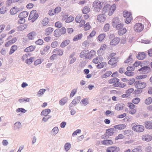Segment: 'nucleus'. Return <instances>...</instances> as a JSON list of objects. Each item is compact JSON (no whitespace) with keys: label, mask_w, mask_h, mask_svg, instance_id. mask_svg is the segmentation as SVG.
Returning a JSON list of instances; mask_svg holds the SVG:
<instances>
[{"label":"nucleus","mask_w":152,"mask_h":152,"mask_svg":"<svg viewBox=\"0 0 152 152\" xmlns=\"http://www.w3.org/2000/svg\"><path fill=\"white\" fill-rule=\"evenodd\" d=\"M132 129L134 131L138 132H143L144 130L143 126L140 125H136L135 123L132 124Z\"/></svg>","instance_id":"nucleus-1"},{"label":"nucleus","mask_w":152,"mask_h":152,"mask_svg":"<svg viewBox=\"0 0 152 152\" xmlns=\"http://www.w3.org/2000/svg\"><path fill=\"white\" fill-rule=\"evenodd\" d=\"M94 11L98 12H99L102 8L101 2L99 1H95L93 4Z\"/></svg>","instance_id":"nucleus-2"},{"label":"nucleus","mask_w":152,"mask_h":152,"mask_svg":"<svg viewBox=\"0 0 152 152\" xmlns=\"http://www.w3.org/2000/svg\"><path fill=\"white\" fill-rule=\"evenodd\" d=\"M36 10H33L31 11L29 15V19H32V21L33 22L38 17L39 15L37 13Z\"/></svg>","instance_id":"nucleus-3"},{"label":"nucleus","mask_w":152,"mask_h":152,"mask_svg":"<svg viewBox=\"0 0 152 152\" xmlns=\"http://www.w3.org/2000/svg\"><path fill=\"white\" fill-rule=\"evenodd\" d=\"M144 29V26L141 23H136L134 26V30L137 32L142 31Z\"/></svg>","instance_id":"nucleus-4"},{"label":"nucleus","mask_w":152,"mask_h":152,"mask_svg":"<svg viewBox=\"0 0 152 152\" xmlns=\"http://www.w3.org/2000/svg\"><path fill=\"white\" fill-rule=\"evenodd\" d=\"M136 87L138 89H142L145 88L146 86V83L145 82H140V81L137 80L134 83Z\"/></svg>","instance_id":"nucleus-5"},{"label":"nucleus","mask_w":152,"mask_h":152,"mask_svg":"<svg viewBox=\"0 0 152 152\" xmlns=\"http://www.w3.org/2000/svg\"><path fill=\"white\" fill-rule=\"evenodd\" d=\"M118 58L117 57H115L112 58L108 62V64L112 65L115 67L117 65V62L118 61Z\"/></svg>","instance_id":"nucleus-6"},{"label":"nucleus","mask_w":152,"mask_h":152,"mask_svg":"<svg viewBox=\"0 0 152 152\" xmlns=\"http://www.w3.org/2000/svg\"><path fill=\"white\" fill-rule=\"evenodd\" d=\"M142 66V65H140V66L142 67L138 69L139 71H142V73H148L151 71L150 67L148 66H145L143 67Z\"/></svg>","instance_id":"nucleus-7"},{"label":"nucleus","mask_w":152,"mask_h":152,"mask_svg":"<svg viewBox=\"0 0 152 152\" xmlns=\"http://www.w3.org/2000/svg\"><path fill=\"white\" fill-rule=\"evenodd\" d=\"M120 151L119 148L117 146L108 147L106 150V152H118Z\"/></svg>","instance_id":"nucleus-8"},{"label":"nucleus","mask_w":152,"mask_h":152,"mask_svg":"<svg viewBox=\"0 0 152 152\" xmlns=\"http://www.w3.org/2000/svg\"><path fill=\"white\" fill-rule=\"evenodd\" d=\"M120 40V39L118 37L115 38L111 41L110 43V45L113 46H115L119 43Z\"/></svg>","instance_id":"nucleus-9"},{"label":"nucleus","mask_w":152,"mask_h":152,"mask_svg":"<svg viewBox=\"0 0 152 152\" xmlns=\"http://www.w3.org/2000/svg\"><path fill=\"white\" fill-rule=\"evenodd\" d=\"M142 139L143 141L149 142L152 140V137L150 135L145 134L142 136Z\"/></svg>","instance_id":"nucleus-10"},{"label":"nucleus","mask_w":152,"mask_h":152,"mask_svg":"<svg viewBox=\"0 0 152 152\" xmlns=\"http://www.w3.org/2000/svg\"><path fill=\"white\" fill-rule=\"evenodd\" d=\"M146 55L144 52H139L137 56V58L139 60H142L146 57Z\"/></svg>","instance_id":"nucleus-11"},{"label":"nucleus","mask_w":152,"mask_h":152,"mask_svg":"<svg viewBox=\"0 0 152 152\" xmlns=\"http://www.w3.org/2000/svg\"><path fill=\"white\" fill-rule=\"evenodd\" d=\"M124 104L122 102L119 103L117 104L115 106V109L117 110H120L123 109Z\"/></svg>","instance_id":"nucleus-12"},{"label":"nucleus","mask_w":152,"mask_h":152,"mask_svg":"<svg viewBox=\"0 0 152 152\" xmlns=\"http://www.w3.org/2000/svg\"><path fill=\"white\" fill-rule=\"evenodd\" d=\"M16 41L17 38L16 37H14L12 38L11 40H9L5 44V46L6 47H8L11 45L15 43Z\"/></svg>","instance_id":"nucleus-13"},{"label":"nucleus","mask_w":152,"mask_h":152,"mask_svg":"<svg viewBox=\"0 0 152 152\" xmlns=\"http://www.w3.org/2000/svg\"><path fill=\"white\" fill-rule=\"evenodd\" d=\"M103 59L102 57L99 56L93 59V62L95 64H97L102 61Z\"/></svg>","instance_id":"nucleus-14"},{"label":"nucleus","mask_w":152,"mask_h":152,"mask_svg":"<svg viewBox=\"0 0 152 152\" xmlns=\"http://www.w3.org/2000/svg\"><path fill=\"white\" fill-rule=\"evenodd\" d=\"M110 8V5H107L105 6L102 9V13L103 15H104L105 13L109 11Z\"/></svg>","instance_id":"nucleus-15"},{"label":"nucleus","mask_w":152,"mask_h":152,"mask_svg":"<svg viewBox=\"0 0 152 152\" xmlns=\"http://www.w3.org/2000/svg\"><path fill=\"white\" fill-rule=\"evenodd\" d=\"M145 128L148 129H152V122L146 121L145 122Z\"/></svg>","instance_id":"nucleus-16"},{"label":"nucleus","mask_w":152,"mask_h":152,"mask_svg":"<svg viewBox=\"0 0 152 152\" xmlns=\"http://www.w3.org/2000/svg\"><path fill=\"white\" fill-rule=\"evenodd\" d=\"M37 35L36 32L33 31L30 32L27 35L28 39L30 40H33L34 36Z\"/></svg>","instance_id":"nucleus-17"},{"label":"nucleus","mask_w":152,"mask_h":152,"mask_svg":"<svg viewBox=\"0 0 152 152\" xmlns=\"http://www.w3.org/2000/svg\"><path fill=\"white\" fill-rule=\"evenodd\" d=\"M51 112L50 109H47L42 110L41 112V115L44 116L48 115Z\"/></svg>","instance_id":"nucleus-18"},{"label":"nucleus","mask_w":152,"mask_h":152,"mask_svg":"<svg viewBox=\"0 0 152 152\" xmlns=\"http://www.w3.org/2000/svg\"><path fill=\"white\" fill-rule=\"evenodd\" d=\"M119 18L117 17H116L113 19L112 21V26L113 27H115L116 25L120 23Z\"/></svg>","instance_id":"nucleus-19"},{"label":"nucleus","mask_w":152,"mask_h":152,"mask_svg":"<svg viewBox=\"0 0 152 152\" xmlns=\"http://www.w3.org/2000/svg\"><path fill=\"white\" fill-rule=\"evenodd\" d=\"M22 127L21 123L19 122H17L14 124V130H17L20 129Z\"/></svg>","instance_id":"nucleus-20"},{"label":"nucleus","mask_w":152,"mask_h":152,"mask_svg":"<svg viewBox=\"0 0 152 152\" xmlns=\"http://www.w3.org/2000/svg\"><path fill=\"white\" fill-rule=\"evenodd\" d=\"M127 31V30L125 28L122 27L118 31V34L119 35H122L124 34Z\"/></svg>","instance_id":"nucleus-21"},{"label":"nucleus","mask_w":152,"mask_h":152,"mask_svg":"<svg viewBox=\"0 0 152 152\" xmlns=\"http://www.w3.org/2000/svg\"><path fill=\"white\" fill-rule=\"evenodd\" d=\"M28 14V13L26 11H24L20 12L18 15V17H21L24 18L27 17Z\"/></svg>","instance_id":"nucleus-22"},{"label":"nucleus","mask_w":152,"mask_h":152,"mask_svg":"<svg viewBox=\"0 0 152 152\" xmlns=\"http://www.w3.org/2000/svg\"><path fill=\"white\" fill-rule=\"evenodd\" d=\"M53 30V28L49 27L47 28L45 30V34L46 36L49 35L50 33H52Z\"/></svg>","instance_id":"nucleus-23"},{"label":"nucleus","mask_w":152,"mask_h":152,"mask_svg":"<svg viewBox=\"0 0 152 152\" xmlns=\"http://www.w3.org/2000/svg\"><path fill=\"white\" fill-rule=\"evenodd\" d=\"M27 26V25L26 24L21 25L17 27V30L18 31H22L26 28Z\"/></svg>","instance_id":"nucleus-24"},{"label":"nucleus","mask_w":152,"mask_h":152,"mask_svg":"<svg viewBox=\"0 0 152 152\" xmlns=\"http://www.w3.org/2000/svg\"><path fill=\"white\" fill-rule=\"evenodd\" d=\"M68 98L66 97H64L61 99L59 102V104L61 106L64 105L68 100Z\"/></svg>","instance_id":"nucleus-25"},{"label":"nucleus","mask_w":152,"mask_h":152,"mask_svg":"<svg viewBox=\"0 0 152 152\" xmlns=\"http://www.w3.org/2000/svg\"><path fill=\"white\" fill-rule=\"evenodd\" d=\"M115 129L114 128H110L106 129V133L107 134L108 136H111L112 135L113 133V131H114Z\"/></svg>","instance_id":"nucleus-26"},{"label":"nucleus","mask_w":152,"mask_h":152,"mask_svg":"<svg viewBox=\"0 0 152 152\" xmlns=\"http://www.w3.org/2000/svg\"><path fill=\"white\" fill-rule=\"evenodd\" d=\"M53 53H56V55L59 56H62L63 54V51L61 49H59L58 48L54 49L53 50Z\"/></svg>","instance_id":"nucleus-27"},{"label":"nucleus","mask_w":152,"mask_h":152,"mask_svg":"<svg viewBox=\"0 0 152 152\" xmlns=\"http://www.w3.org/2000/svg\"><path fill=\"white\" fill-rule=\"evenodd\" d=\"M35 48L34 46H30L26 48L24 50V51L26 52H28L33 51Z\"/></svg>","instance_id":"nucleus-28"},{"label":"nucleus","mask_w":152,"mask_h":152,"mask_svg":"<svg viewBox=\"0 0 152 152\" xmlns=\"http://www.w3.org/2000/svg\"><path fill=\"white\" fill-rule=\"evenodd\" d=\"M104 15H98L97 17V19L100 22H104L106 19L105 17L103 16Z\"/></svg>","instance_id":"nucleus-29"},{"label":"nucleus","mask_w":152,"mask_h":152,"mask_svg":"<svg viewBox=\"0 0 152 152\" xmlns=\"http://www.w3.org/2000/svg\"><path fill=\"white\" fill-rule=\"evenodd\" d=\"M70 42V41L69 39H66L64 41L62 42L60 45V47L62 48H64L68 45Z\"/></svg>","instance_id":"nucleus-30"},{"label":"nucleus","mask_w":152,"mask_h":152,"mask_svg":"<svg viewBox=\"0 0 152 152\" xmlns=\"http://www.w3.org/2000/svg\"><path fill=\"white\" fill-rule=\"evenodd\" d=\"M80 103L84 106H85L88 103V99L87 98H84L80 102Z\"/></svg>","instance_id":"nucleus-31"},{"label":"nucleus","mask_w":152,"mask_h":152,"mask_svg":"<svg viewBox=\"0 0 152 152\" xmlns=\"http://www.w3.org/2000/svg\"><path fill=\"white\" fill-rule=\"evenodd\" d=\"M116 5L115 4L112 5L111 7L110 6V10H111V12L110 11L109 12V15H111L115 11L116 9Z\"/></svg>","instance_id":"nucleus-32"},{"label":"nucleus","mask_w":152,"mask_h":152,"mask_svg":"<svg viewBox=\"0 0 152 152\" xmlns=\"http://www.w3.org/2000/svg\"><path fill=\"white\" fill-rule=\"evenodd\" d=\"M17 46L16 45H13L11 47L9 52L10 55L12 54L17 49Z\"/></svg>","instance_id":"nucleus-33"},{"label":"nucleus","mask_w":152,"mask_h":152,"mask_svg":"<svg viewBox=\"0 0 152 152\" xmlns=\"http://www.w3.org/2000/svg\"><path fill=\"white\" fill-rule=\"evenodd\" d=\"M71 144L69 142L66 143L64 146V148L66 152L68 151L71 148Z\"/></svg>","instance_id":"nucleus-34"},{"label":"nucleus","mask_w":152,"mask_h":152,"mask_svg":"<svg viewBox=\"0 0 152 152\" xmlns=\"http://www.w3.org/2000/svg\"><path fill=\"white\" fill-rule=\"evenodd\" d=\"M107 65L106 63L105 62H102L100 64H98L96 65V67L99 69H101L106 66Z\"/></svg>","instance_id":"nucleus-35"},{"label":"nucleus","mask_w":152,"mask_h":152,"mask_svg":"<svg viewBox=\"0 0 152 152\" xmlns=\"http://www.w3.org/2000/svg\"><path fill=\"white\" fill-rule=\"evenodd\" d=\"M59 29L58 28L56 29L54 32V35L56 37H59L61 35L59 31Z\"/></svg>","instance_id":"nucleus-36"},{"label":"nucleus","mask_w":152,"mask_h":152,"mask_svg":"<svg viewBox=\"0 0 152 152\" xmlns=\"http://www.w3.org/2000/svg\"><path fill=\"white\" fill-rule=\"evenodd\" d=\"M90 11V8L87 6L84 7L82 10L84 14H87Z\"/></svg>","instance_id":"nucleus-37"},{"label":"nucleus","mask_w":152,"mask_h":152,"mask_svg":"<svg viewBox=\"0 0 152 152\" xmlns=\"http://www.w3.org/2000/svg\"><path fill=\"white\" fill-rule=\"evenodd\" d=\"M83 36V34H78L75 36L74 37L73 40L74 41H77L80 39Z\"/></svg>","instance_id":"nucleus-38"},{"label":"nucleus","mask_w":152,"mask_h":152,"mask_svg":"<svg viewBox=\"0 0 152 152\" xmlns=\"http://www.w3.org/2000/svg\"><path fill=\"white\" fill-rule=\"evenodd\" d=\"M119 79L118 78H112L109 80L108 82L109 83H115L116 82H119Z\"/></svg>","instance_id":"nucleus-39"},{"label":"nucleus","mask_w":152,"mask_h":152,"mask_svg":"<svg viewBox=\"0 0 152 152\" xmlns=\"http://www.w3.org/2000/svg\"><path fill=\"white\" fill-rule=\"evenodd\" d=\"M49 22V20L46 18H44L42 20V24L43 26H46Z\"/></svg>","instance_id":"nucleus-40"},{"label":"nucleus","mask_w":152,"mask_h":152,"mask_svg":"<svg viewBox=\"0 0 152 152\" xmlns=\"http://www.w3.org/2000/svg\"><path fill=\"white\" fill-rule=\"evenodd\" d=\"M17 12V10L15 9V7H13L11 8L10 11V14L12 15L15 14Z\"/></svg>","instance_id":"nucleus-41"},{"label":"nucleus","mask_w":152,"mask_h":152,"mask_svg":"<svg viewBox=\"0 0 152 152\" xmlns=\"http://www.w3.org/2000/svg\"><path fill=\"white\" fill-rule=\"evenodd\" d=\"M88 53V50H85L82 51L80 53V56L81 58L84 57Z\"/></svg>","instance_id":"nucleus-42"},{"label":"nucleus","mask_w":152,"mask_h":152,"mask_svg":"<svg viewBox=\"0 0 152 152\" xmlns=\"http://www.w3.org/2000/svg\"><path fill=\"white\" fill-rule=\"evenodd\" d=\"M35 58L34 57H30L29 59H27L26 60V63L28 64H31L34 60Z\"/></svg>","instance_id":"nucleus-43"},{"label":"nucleus","mask_w":152,"mask_h":152,"mask_svg":"<svg viewBox=\"0 0 152 152\" xmlns=\"http://www.w3.org/2000/svg\"><path fill=\"white\" fill-rule=\"evenodd\" d=\"M132 58V54L131 53H130L129 56L127 58V59L124 62L125 63L127 64L129 63V62L131 61Z\"/></svg>","instance_id":"nucleus-44"},{"label":"nucleus","mask_w":152,"mask_h":152,"mask_svg":"<svg viewBox=\"0 0 152 152\" xmlns=\"http://www.w3.org/2000/svg\"><path fill=\"white\" fill-rule=\"evenodd\" d=\"M105 34H101L99 35L98 37V39L100 41H102L105 37Z\"/></svg>","instance_id":"nucleus-45"},{"label":"nucleus","mask_w":152,"mask_h":152,"mask_svg":"<svg viewBox=\"0 0 152 152\" xmlns=\"http://www.w3.org/2000/svg\"><path fill=\"white\" fill-rule=\"evenodd\" d=\"M123 14L125 18L132 16L131 13L128 11L124 12Z\"/></svg>","instance_id":"nucleus-46"},{"label":"nucleus","mask_w":152,"mask_h":152,"mask_svg":"<svg viewBox=\"0 0 152 152\" xmlns=\"http://www.w3.org/2000/svg\"><path fill=\"white\" fill-rule=\"evenodd\" d=\"M58 132V129L57 127H55L52 130V132L53 133V135H55Z\"/></svg>","instance_id":"nucleus-47"},{"label":"nucleus","mask_w":152,"mask_h":152,"mask_svg":"<svg viewBox=\"0 0 152 152\" xmlns=\"http://www.w3.org/2000/svg\"><path fill=\"white\" fill-rule=\"evenodd\" d=\"M140 98H135L132 99V102L135 104H137L140 102Z\"/></svg>","instance_id":"nucleus-48"},{"label":"nucleus","mask_w":152,"mask_h":152,"mask_svg":"<svg viewBox=\"0 0 152 152\" xmlns=\"http://www.w3.org/2000/svg\"><path fill=\"white\" fill-rule=\"evenodd\" d=\"M152 102V98L151 97H149L147 98L145 101V103L146 104H149Z\"/></svg>","instance_id":"nucleus-49"},{"label":"nucleus","mask_w":152,"mask_h":152,"mask_svg":"<svg viewBox=\"0 0 152 152\" xmlns=\"http://www.w3.org/2000/svg\"><path fill=\"white\" fill-rule=\"evenodd\" d=\"M110 27V24L109 23H106L104 27L103 30L105 32L109 30Z\"/></svg>","instance_id":"nucleus-50"},{"label":"nucleus","mask_w":152,"mask_h":152,"mask_svg":"<svg viewBox=\"0 0 152 152\" xmlns=\"http://www.w3.org/2000/svg\"><path fill=\"white\" fill-rule=\"evenodd\" d=\"M82 19L81 16L80 15H77L76 17L75 18V20L76 22L79 23L81 21V20Z\"/></svg>","instance_id":"nucleus-51"},{"label":"nucleus","mask_w":152,"mask_h":152,"mask_svg":"<svg viewBox=\"0 0 152 152\" xmlns=\"http://www.w3.org/2000/svg\"><path fill=\"white\" fill-rule=\"evenodd\" d=\"M132 152H143L140 147H138L137 148H136L133 149Z\"/></svg>","instance_id":"nucleus-52"},{"label":"nucleus","mask_w":152,"mask_h":152,"mask_svg":"<svg viewBox=\"0 0 152 152\" xmlns=\"http://www.w3.org/2000/svg\"><path fill=\"white\" fill-rule=\"evenodd\" d=\"M74 19V18L72 16H70L67 18L66 20V23H70L72 22Z\"/></svg>","instance_id":"nucleus-53"},{"label":"nucleus","mask_w":152,"mask_h":152,"mask_svg":"<svg viewBox=\"0 0 152 152\" xmlns=\"http://www.w3.org/2000/svg\"><path fill=\"white\" fill-rule=\"evenodd\" d=\"M124 27V24L122 23H120L119 24H118L117 25H116L114 28H115L117 30H118L120 28H121L122 27Z\"/></svg>","instance_id":"nucleus-54"},{"label":"nucleus","mask_w":152,"mask_h":152,"mask_svg":"<svg viewBox=\"0 0 152 152\" xmlns=\"http://www.w3.org/2000/svg\"><path fill=\"white\" fill-rule=\"evenodd\" d=\"M42 62V60L41 59H38L35 61L34 62V64L37 66L41 64Z\"/></svg>","instance_id":"nucleus-55"},{"label":"nucleus","mask_w":152,"mask_h":152,"mask_svg":"<svg viewBox=\"0 0 152 152\" xmlns=\"http://www.w3.org/2000/svg\"><path fill=\"white\" fill-rule=\"evenodd\" d=\"M20 18L18 21V23L19 24H22L24 23L25 22V20L23 18L21 17H18Z\"/></svg>","instance_id":"nucleus-56"},{"label":"nucleus","mask_w":152,"mask_h":152,"mask_svg":"<svg viewBox=\"0 0 152 152\" xmlns=\"http://www.w3.org/2000/svg\"><path fill=\"white\" fill-rule=\"evenodd\" d=\"M6 7H2L0 9V13L1 14H4L7 11Z\"/></svg>","instance_id":"nucleus-57"},{"label":"nucleus","mask_w":152,"mask_h":152,"mask_svg":"<svg viewBox=\"0 0 152 152\" xmlns=\"http://www.w3.org/2000/svg\"><path fill=\"white\" fill-rule=\"evenodd\" d=\"M59 30L61 35L64 34H65L66 30L64 27H63L59 29Z\"/></svg>","instance_id":"nucleus-58"},{"label":"nucleus","mask_w":152,"mask_h":152,"mask_svg":"<svg viewBox=\"0 0 152 152\" xmlns=\"http://www.w3.org/2000/svg\"><path fill=\"white\" fill-rule=\"evenodd\" d=\"M126 18L125 20V22L127 24L129 23L131 21L132 19V17L130 16L129 17H126Z\"/></svg>","instance_id":"nucleus-59"},{"label":"nucleus","mask_w":152,"mask_h":152,"mask_svg":"<svg viewBox=\"0 0 152 152\" xmlns=\"http://www.w3.org/2000/svg\"><path fill=\"white\" fill-rule=\"evenodd\" d=\"M141 64V63L140 61H136L133 64V66L134 67H137L140 65V66Z\"/></svg>","instance_id":"nucleus-60"},{"label":"nucleus","mask_w":152,"mask_h":152,"mask_svg":"<svg viewBox=\"0 0 152 152\" xmlns=\"http://www.w3.org/2000/svg\"><path fill=\"white\" fill-rule=\"evenodd\" d=\"M90 28L91 26L89 23H86V24L84 25V29L86 31H87Z\"/></svg>","instance_id":"nucleus-61"},{"label":"nucleus","mask_w":152,"mask_h":152,"mask_svg":"<svg viewBox=\"0 0 152 152\" xmlns=\"http://www.w3.org/2000/svg\"><path fill=\"white\" fill-rule=\"evenodd\" d=\"M35 43L37 45H41L43 44V41L41 39H39L35 42Z\"/></svg>","instance_id":"nucleus-62"},{"label":"nucleus","mask_w":152,"mask_h":152,"mask_svg":"<svg viewBox=\"0 0 152 152\" xmlns=\"http://www.w3.org/2000/svg\"><path fill=\"white\" fill-rule=\"evenodd\" d=\"M58 42L57 41H54L51 44V47L53 48H56L58 45Z\"/></svg>","instance_id":"nucleus-63"},{"label":"nucleus","mask_w":152,"mask_h":152,"mask_svg":"<svg viewBox=\"0 0 152 152\" xmlns=\"http://www.w3.org/2000/svg\"><path fill=\"white\" fill-rule=\"evenodd\" d=\"M51 117V116L49 115H46L42 119V121L45 122L47 121Z\"/></svg>","instance_id":"nucleus-64"}]
</instances>
